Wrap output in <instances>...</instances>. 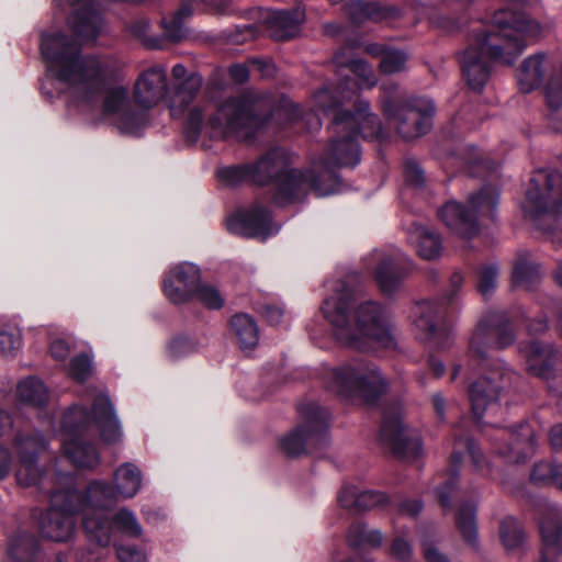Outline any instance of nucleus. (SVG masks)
Instances as JSON below:
<instances>
[{"label": "nucleus", "instance_id": "nucleus-43", "mask_svg": "<svg viewBox=\"0 0 562 562\" xmlns=\"http://www.w3.org/2000/svg\"><path fill=\"white\" fill-rule=\"evenodd\" d=\"M216 176L221 183L228 187L251 182L249 164L221 167L217 169Z\"/></svg>", "mask_w": 562, "mask_h": 562}, {"label": "nucleus", "instance_id": "nucleus-5", "mask_svg": "<svg viewBox=\"0 0 562 562\" xmlns=\"http://www.w3.org/2000/svg\"><path fill=\"white\" fill-rule=\"evenodd\" d=\"M83 398L92 402V413L75 404L63 414L58 427L52 419L48 425L63 437V449L76 467L94 469L100 463V456L87 438L97 429L104 443L114 445L122 439L123 432L104 387L87 389Z\"/></svg>", "mask_w": 562, "mask_h": 562}, {"label": "nucleus", "instance_id": "nucleus-14", "mask_svg": "<svg viewBox=\"0 0 562 562\" xmlns=\"http://www.w3.org/2000/svg\"><path fill=\"white\" fill-rule=\"evenodd\" d=\"M301 424L283 435L279 447L289 457L323 448L328 445V428L330 414L327 408L316 403L303 404L299 408Z\"/></svg>", "mask_w": 562, "mask_h": 562}, {"label": "nucleus", "instance_id": "nucleus-55", "mask_svg": "<svg viewBox=\"0 0 562 562\" xmlns=\"http://www.w3.org/2000/svg\"><path fill=\"white\" fill-rule=\"evenodd\" d=\"M70 352L69 344L63 339H54L50 344V355L56 361H65Z\"/></svg>", "mask_w": 562, "mask_h": 562}, {"label": "nucleus", "instance_id": "nucleus-24", "mask_svg": "<svg viewBox=\"0 0 562 562\" xmlns=\"http://www.w3.org/2000/svg\"><path fill=\"white\" fill-rule=\"evenodd\" d=\"M519 350L526 358L528 371L546 380L550 392L562 397V370L553 368L558 356L553 346L533 340L521 344Z\"/></svg>", "mask_w": 562, "mask_h": 562}, {"label": "nucleus", "instance_id": "nucleus-4", "mask_svg": "<svg viewBox=\"0 0 562 562\" xmlns=\"http://www.w3.org/2000/svg\"><path fill=\"white\" fill-rule=\"evenodd\" d=\"M327 286L331 294L324 300L322 313L340 344L359 351L395 348L394 327L385 306L367 301L355 308L353 292L346 281L329 282Z\"/></svg>", "mask_w": 562, "mask_h": 562}, {"label": "nucleus", "instance_id": "nucleus-15", "mask_svg": "<svg viewBox=\"0 0 562 562\" xmlns=\"http://www.w3.org/2000/svg\"><path fill=\"white\" fill-rule=\"evenodd\" d=\"M382 108L391 125L405 140H412L428 133L436 112L434 102L424 97L407 100L386 97L382 101Z\"/></svg>", "mask_w": 562, "mask_h": 562}, {"label": "nucleus", "instance_id": "nucleus-20", "mask_svg": "<svg viewBox=\"0 0 562 562\" xmlns=\"http://www.w3.org/2000/svg\"><path fill=\"white\" fill-rule=\"evenodd\" d=\"M71 509H78L82 516V528L87 517H106L120 498L114 486L104 480H92L83 492L66 488Z\"/></svg>", "mask_w": 562, "mask_h": 562}, {"label": "nucleus", "instance_id": "nucleus-12", "mask_svg": "<svg viewBox=\"0 0 562 562\" xmlns=\"http://www.w3.org/2000/svg\"><path fill=\"white\" fill-rule=\"evenodd\" d=\"M333 64L336 67L337 75L340 77L339 83L333 86L325 85L321 89H327L331 94V100L327 103L335 104L337 108L349 111H358V92L362 89H371L378 83V79L372 67L362 58H355L349 47L337 50L333 56Z\"/></svg>", "mask_w": 562, "mask_h": 562}, {"label": "nucleus", "instance_id": "nucleus-49", "mask_svg": "<svg viewBox=\"0 0 562 562\" xmlns=\"http://www.w3.org/2000/svg\"><path fill=\"white\" fill-rule=\"evenodd\" d=\"M406 60L407 55L403 50L389 48L380 61V70L387 75L402 71Z\"/></svg>", "mask_w": 562, "mask_h": 562}, {"label": "nucleus", "instance_id": "nucleus-6", "mask_svg": "<svg viewBox=\"0 0 562 562\" xmlns=\"http://www.w3.org/2000/svg\"><path fill=\"white\" fill-rule=\"evenodd\" d=\"M249 167L251 183H273L272 202L278 206L302 202L312 190L308 169L292 168L290 155L280 147L268 150L257 160L249 162Z\"/></svg>", "mask_w": 562, "mask_h": 562}, {"label": "nucleus", "instance_id": "nucleus-27", "mask_svg": "<svg viewBox=\"0 0 562 562\" xmlns=\"http://www.w3.org/2000/svg\"><path fill=\"white\" fill-rule=\"evenodd\" d=\"M269 35L277 41L296 36L305 20V11L296 7L291 10H267L262 16Z\"/></svg>", "mask_w": 562, "mask_h": 562}, {"label": "nucleus", "instance_id": "nucleus-11", "mask_svg": "<svg viewBox=\"0 0 562 562\" xmlns=\"http://www.w3.org/2000/svg\"><path fill=\"white\" fill-rule=\"evenodd\" d=\"M325 384L344 400L360 398L367 403L375 402L389 389V381L380 369L362 359L329 369Z\"/></svg>", "mask_w": 562, "mask_h": 562}, {"label": "nucleus", "instance_id": "nucleus-62", "mask_svg": "<svg viewBox=\"0 0 562 562\" xmlns=\"http://www.w3.org/2000/svg\"><path fill=\"white\" fill-rule=\"evenodd\" d=\"M250 64L255 69L259 70L262 76H271L273 74V66L269 61L252 59Z\"/></svg>", "mask_w": 562, "mask_h": 562}, {"label": "nucleus", "instance_id": "nucleus-50", "mask_svg": "<svg viewBox=\"0 0 562 562\" xmlns=\"http://www.w3.org/2000/svg\"><path fill=\"white\" fill-rule=\"evenodd\" d=\"M404 177L407 184L416 189H422L426 181L424 170L419 162L414 159L406 160L404 165Z\"/></svg>", "mask_w": 562, "mask_h": 562}, {"label": "nucleus", "instance_id": "nucleus-31", "mask_svg": "<svg viewBox=\"0 0 562 562\" xmlns=\"http://www.w3.org/2000/svg\"><path fill=\"white\" fill-rule=\"evenodd\" d=\"M229 330L244 353H249L259 344L260 333L256 319L246 313H237L229 321Z\"/></svg>", "mask_w": 562, "mask_h": 562}, {"label": "nucleus", "instance_id": "nucleus-1", "mask_svg": "<svg viewBox=\"0 0 562 562\" xmlns=\"http://www.w3.org/2000/svg\"><path fill=\"white\" fill-rule=\"evenodd\" d=\"M52 5L68 11L67 25L76 40L61 32L43 33L41 53L46 75L41 82L42 94L47 100L60 98L65 104L92 120H109L121 134L139 136L148 125L146 109L166 98L172 117L187 113L183 134L190 145L211 147L212 142L252 140L272 117L284 112L295 120L302 112L299 105L284 102L276 106L270 95L246 93L229 97L215 106H192L202 77L191 74L168 92L167 75L161 66L143 71L134 87V98L144 108L133 105L124 87H108L113 74V58L82 55V44L94 43L102 32L103 21L94 0H52Z\"/></svg>", "mask_w": 562, "mask_h": 562}, {"label": "nucleus", "instance_id": "nucleus-39", "mask_svg": "<svg viewBox=\"0 0 562 562\" xmlns=\"http://www.w3.org/2000/svg\"><path fill=\"white\" fill-rule=\"evenodd\" d=\"M476 506L472 502H462L456 514V524L465 542L477 544Z\"/></svg>", "mask_w": 562, "mask_h": 562}, {"label": "nucleus", "instance_id": "nucleus-35", "mask_svg": "<svg viewBox=\"0 0 562 562\" xmlns=\"http://www.w3.org/2000/svg\"><path fill=\"white\" fill-rule=\"evenodd\" d=\"M16 395L22 403L42 408L48 403L49 390L41 379L27 376L18 383Z\"/></svg>", "mask_w": 562, "mask_h": 562}, {"label": "nucleus", "instance_id": "nucleus-21", "mask_svg": "<svg viewBox=\"0 0 562 562\" xmlns=\"http://www.w3.org/2000/svg\"><path fill=\"white\" fill-rule=\"evenodd\" d=\"M464 452L470 456L475 470L480 471L483 469L484 457L472 439L456 435L451 452L450 469L443 481L435 488V493L443 510L452 509V498L458 497L460 493L458 486L459 465L463 460Z\"/></svg>", "mask_w": 562, "mask_h": 562}, {"label": "nucleus", "instance_id": "nucleus-22", "mask_svg": "<svg viewBox=\"0 0 562 562\" xmlns=\"http://www.w3.org/2000/svg\"><path fill=\"white\" fill-rule=\"evenodd\" d=\"M380 437L392 454L403 462H415L423 456L419 434L405 426L397 414H385Z\"/></svg>", "mask_w": 562, "mask_h": 562}, {"label": "nucleus", "instance_id": "nucleus-64", "mask_svg": "<svg viewBox=\"0 0 562 562\" xmlns=\"http://www.w3.org/2000/svg\"><path fill=\"white\" fill-rule=\"evenodd\" d=\"M428 363L435 376H441L445 373L446 368L441 360L431 357Z\"/></svg>", "mask_w": 562, "mask_h": 562}, {"label": "nucleus", "instance_id": "nucleus-61", "mask_svg": "<svg viewBox=\"0 0 562 562\" xmlns=\"http://www.w3.org/2000/svg\"><path fill=\"white\" fill-rule=\"evenodd\" d=\"M100 555L91 549H83L77 552L76 562H98Z\"/></svg>", "mask_w": 562, "mask_h": 562}, {"label": "nucleus", "instance_id": "nucleus-10", "mask_svg": "<svg viewBox=\"0 0 562 562\" xmlns=\"http://www.w3.org/2000/svg\"><path fill=\"white\" fill-rule=\"evenodd\" d=\"M516 76L525 93L543 86L548 122L555 132H562V65L544 53H537L521 63Z\"/></svg>", "mask_w": 562, "mask_h": 562}, {"label": "nucleus", "instance_id": "nucleus-59", "mask_svg": "<svg viewBox=\"0 0 562 562\" xmlns=\"http://www.w3.org/2000/svg\"><path fill=\"white\" fill-rule=\"evenodd\" d=\"M229 75L235 82L243 83L248 79L249 70L247 66L237 64L229 68Z\"/></svg>", "mask_w": 562, "mask_h": 562}, {"label": "nucleus", "instance_id": "nucleus-53", "mask_svg": "<svg viewBox=\"0 0 562 562\" xmlns=\"http://www.w3.org/2000/svg\"><path fill=\"white\" fill-rule=\"evenodd\" d=\"M116 555L121 562H147L145 552L136 546H120Z\"/></svg>", "mask_w": 562, "mask_h": 562}, {"label": "nucleus", "instance_id": "nucleus-51", "mask_svg": "<svg viewBox=\"0 0 562 562\" xmlns=\"http://www.w3.org/2000/svg\"><path fill=\"white\" fill-rule=\"evenodd\" d=\"M194 351L193 342L187 337H177L172 339L167 348L170 359L179 360Z\"/></svg>", "mask_w": 562, "mask_h": 562}, {"label": "nucleus", "instance_id": "nucleus-52", "mask_svg": "<svg viewBox=\"0 0 562 562\" xmlns=\"http://www.w3.org/2000/svg\"><path fill=\"white\" fill-rule=\"evenodd\" d=\"M557 464L541 461L535 464L530 474L531 480L538 484H552Z\"/></svg>", "mask_w": 562, "mask_h": 562}, {"label": "nucleus", "instance_id": "nucleus-25", "mask_svg": "<svg viewBox=\"0 0 562 562\" xmlns=\"http://www.w3.org/2000/svg\"><path fill=\"white\" fill-rule=\"evenodd\" d=\"M367 267L385 295L395 293L408 273L405 256L398 250H374L367 258Z\"/></svg>", "mask_w": 562, "mask_h": 562}, {"label": "nucleus", "instance_id": "nucleus-42", "mask_svg": "<svg viewBox=\"0 0 562 562\" xmlns=\"http://www.w3.org/2000/svg\"><path fill=\"white\" fill-rule=\"evenodd\" d=\"M499 267L496 262L482 265L477 270V291L485 299L491 296L498 284Z\"/></svg>", "mask_w": 562, "mask_h": 562}, {"label": "nucleus", "instance_id": "nucleus-3", "mask_svg": "<svg viewBox=\"0 0 562 562\" xmlns=\"http://www.w3.org/2000/svg\"><path fill=\"white\" fill-rule=\"evenodd\" d=\"M471 33L460 64L469 88L481 92L491 77L492 63L512 65L528 41L542 33V26L520 12L504 9L494 13L490 24H477Z\"/></svg>", "mask_w": 562, "mask_h": 562}, {"label": "nucleus", "instance_id": "nucleus-9", "mask_svg": "<svg viewBox=\"0 0 562 562\" xmlns=\"http://www.w3.org/2000/svg\"><path fill=\"white\" fill-rule=\"evenodd\" d=\"M463 282L462 273L454 271L443 296L422 300L412 310L411 317L417 337L438 350L449 348L454 341L452 303Z\"/></svg>", "mask_w": 562, "mask_h": 562}, {"label": "nucleus", "instance_id": "nucleus-48", "mask_svg": "<svg viewBox=\"0 0 562 562\" xmlns=\"http://www.w3.org/2000/svg\"><path fill=\"white\" fill-rule=\"evenodd\" d=\"M408 530L394 526V539L390 548V554L398 561H408L412 557V546L407 541Z\"/></svg>", "mask_w": 562, "mask_h": 562}, {"label": "nucleus", "instance_id": "nucleus-57", "mask_svg": "<svg viewBox=\"0 0 562 562\" xmlns=\"http://www.w3.org/2000/svg\"><path fill=\"white\" fill-rule=\"evenodd\" d=\"M398 513L401 515L415 517L423 509V503L418 499H404L398 504Z\"/></svg>", "mask_w": 562, "mask_h": 562}, {"label": "nucleus", "instance_id": "nucleus-29", "mask_svg": "<svg viewBox=\"0 0 562 562\" xmlns=\"http://www.w3.org/2000/svg\"><path fill=\"white\" fill-rule=\"evenodd\" d=\"M337 499L342 508L353 512L384 508L390 504V497L385 493L360 491L358 486L349 483L341 486Z\"/></svg>", "mask_w": 562, "mask_h": 562}, {"label": "nucleus", "instance_id": "nucleus-58", "mask_svg": "<svg viewBox=\"0 0 562 562\" xmlns=\"http://www.w3.org/2000/svg\"><path fill=\"white\" fill-rule=\"evenodd\" d=\"M430 402H431V406L434 408V412H435L437 418L440 422H445L446 420L447 402H446V398L443 397V395L440 392H435L430 396Z\"/></svg>", "mask_w": 562, "mask_h": 562}, {"label": "nucleus", "instance_id": "nucleus-56", "mask_svg": "<svg viewBox=\"0 0 562 562\" xmlns=\"http://www.w3.org/2000/svg\"><path fill=\"white\" fill-rule=\"evenodd\" d=\"M422 546L424 548V558L427 562H449V559L429 543L427 539L422 540Z\"/></svg>", "mask_w": 562, "mask_h": 562}, {"label": "nucleus", "instance_id": "nucleus-45", "mask_svg": "<svg viewBox=\"0 0 562 562\" xmlns=\"http://www.w3.org/2000/svg\"><path fill=\"white\" fill-rule=\"evenodd\" d=\"M131 34L148 48H162V38L151 34V26L148 20L138 19L130 25Z\"/></svg>", "mask_w": 562, "mask_h": 562}, {"label": "nucleus", "instance_id": "nucleus-46", "mask_svg": "<svg viewBox=\"0 0 562 562\" xmlns=\"http://www.w3.org/2000/svg\"><path fill=\"white\" fill-rule=\"evenodd\" d=\"M194 300L199 301L206 308L218 310L224 305V297L220 290L209 283H203L202 280L199 283L198 291L194 294Z\"/></svg>", "mask_w": 562, "mask_h": 562}, {"label": "nucleus", "instance_id": "nucleus-17", "mask_svg": "<svg viewBox=\"0 0 562 562\" xmlns=\"http://www.w3.org/2000/svg\"><path fill=\"white\" fill-rule=\"evenodd\" d=\"M515 341L509 321L504 313L488 312L477 322L469 340V355L479 361L488 358L492 350H501Z\"/></svg>", "mask_w": 562, "mask_h": 562}, {"label": "nucleus", "instance_id": "nucleus-38", "mask_svg": "<svg viewBox=\"0 0 562 562\" xmlns=\"http://www.w3.org/2000/svg\"><path fill=\"white\" fill-rule=\"evenodd\" d=\"M540 278V266L532 260L531 255L524 251L518 255L513 268V284L531 289Z\"/></svg>", "mask_w": 562, "mask_h": 562}, {"label": "nucleus", "instance_id": "nucleus-18", "mask_svg": "<svg viewBox=\"0 0 562 562\" xmlns=\"http://www.w3.org/2000/svg\"><path fill=\"white\" fill-rule=\"evenodd\" d=\"M66 490L54 491L50 495V506L41 514L38 526L42 536L55 542H66L76 532V515L78 509H71Z\"/></svg>", "mask_w": 562, "mask_h": 562}, {"label": "nucleus", "instance_id": "nucleus-2", "mask_svg": "<svg viewBox=\"0 0 562 562\" xmlns=\"http://www.w3.org/2000/svg\"><path fill=\"white\" fill-rule=\"evenodd\" d=\"M328 100H331V94L327 89H319L313 95L314 106L331 117L328 146L319 160L308 169L312 190L318 196L342 191L344 186L336 169L353 168L360 162V136L380 138L383 134L381 122L370 112L368 101L359 102L358 111H349L337 108V102L327 103Z\"/></svg>", "mask_w": 562, "mask_h": 562}, {"label": "nucleus", "instance_id": "nucleus-33", "mask_svg": "<svg viewBox=\"0 0 562 562\" xmlns=\"http://www.w3.org/2000/svg\"><path fill=\"white\" fill-rule=\"evenodd\" d=\"M543 542L541 562H558L562 555V522L555 517H547L540 522Z\"/></svg>", "mask_w": 562, "mask_h": 562}, {"label": "nucleus", "instance_id": "nucleus-19", "mask_svg": "<svg viewBox=\"0 0 562 562\" xmlns=\"http://www.w3.org/2000/svg\"><path fill=\"white\" fill-rule=\"evenodd\" d=\"M115 532L130 538H139L143 528L134 512L126 507L120 508L111 517L108 515L87 517L85 520V533L87 538L99 547H108Z\"/></svg>", "mask_w": 562, "mask_h": 562}, {"label": "nucleus", "instance_id": "nucleus-26", "mask_svg": "<svg viewBox=\"0 0 562 562\" xmlns=\"http://www.w3.org/2000/svg\"><path fill=\"white\" fill-rule=\"evenodd\" d=\"M226 227L232 234L260 240L278 234L281 228L279 224L272 223L269 210L260 205L231 215Z\"/></svg>", "mask_w": 562, "mask_h": 562}, {"label": "nucleus", "instance_id": "nucleus-40", "mask_svg": "<svg viewBox=\"0 0 562 562\" xmlns=\"http://www.w3.org/2000/svg\"><path fill=\"white\" fill-rule=\"evenodd\" d=\"M384 536L376 528H369L363 522L352 524L347 532V541L353 548L371 547L379 548L383 542Z\"/></svg>", "mask_w": 562, "mask_h": 562}, {"label": "nucleus", "instance_id": "nucleus-32", "mask_svg": "<svg viewBox=\"0 0 562 562\" xmlns=\"http://www.w3.org/2000/svg\"><path fill=\"white\" fill-rule=\"evenodd\" d=\"M143 473L140 469L132 463L121 464L113 473V486L121 499L135 497L142 488Z\"/></svg>", "mask_w": 562, "mask_h": 562}, {"label": "nucleus", "instance_id": "nucleus-37", "mask_svg": "<svg viewBox=\"0 0 562 562\" xmlns=\"http://www.w3.org/2000/svg\"><path fill=\"white\" fill-rule=\"evenodd\" d=\"M347 14L350 20L358 24L366 20L380 21L391 16L395 9L382 8L374 2H364L362 0H350L346 5Z\"/></svg>", "mask_w": 562, "mask_h": 562}, {"label": "nucleus", "instance_id": "nucleus-30", "mask_svg": "<svg viewBox=\"0 0 562 562\" xmlns=\"http://www.w3.org/2000/svg\"><path fill=\"white\" fill-rule=\"evenodd\" d=\"M407 238L415 245L418 255L426 260L440 257L442 241L439 233L422 223H412L407 228Z\"/></svg>", "mask_w": 562, "mask_h": 562}, {"label": "nucleus", "instance_id": "nucleus-7", "mask_svg": "<svg viewBox=\"0 0 562 562\" xmlns=\"http://www.w3.org/2000/svg\"><path fill=\"white\" fill-rule=\"evenodd\" d=\"M13 436V447L16 456V481L22 486H35L42 482L43 473L37 464V456L46 448L44 436L37 430L16 427V422L10 414L0 409V481L11 473L14 457L11 449L2 440Z\"/></svg>", "mask_w": 562, "mask_h": 562}, {"label": "nucleus", "instance_id": "nucleus-41", "mask_svg": "<svg viewBox=\"0 0 562 562\" xmlns=\"http://www.w3.org/2000/svg\"><path fill=\"white\" fill-rule=\"evenodd\" d=\"M22 346L20 328L13 323L0 322V355L13 357Z\"/></svg>", "mask_w": 562, "mask_h": 562}, {"label": "nucleus", "instance_id": "nucleus-13", "mask_svg": "<svg viewBox=\"0 0 562 562\" xmlns=\"http://www.w3.org/2000/svg\"><path fill=\"white\" fill-rule=\"evenodd\" d=\"M499 200V191L493 186H484L468 199L469 211L462 203L450 200L438 210L441 222L456 235L470 239L479 234L480 221H494Z\"/></svg>", "mask_w": 562, "mask_h": 562}, {"label": "nucleus", "instance_id": "nucleus-16", "mask_svg": "<svg viewBox=\"0 0 562 562\" xmlns=\"http://www.w3.org/2000/svg\"><path fill=\"white\" fill-rule=\"evenodd\" d=\"M516 374L505 364L488 368L469 386L472 413L479 422L487 411L498 406L503 394L510 387Z\"/></svg>", "mask_w": 562, "mask_h": 562}, {"label": "nucleus", "instance_id": "nucleus-54", "mask_svg": "<svg viewBox=\"0 0 562 562\" xmlns=\"http://www.w3.org/2000/svg\"><path fill=\"white\" fill-rule=\"evenodd\" d=\"M259 312L269 324L277 325L283 317L284 308L281 304L263 303Z\"/></svg>", "mask_w": 562, "mask_h": 562}, {"label": "nucleus", "instance_id": "nucleus-23", "mask_svg": "<svg viewBox=\"0 0 562 562\" xmlns=\"http://www.w3.org/2000/svg\"><path fill=\"white\" fill-rule=\"evenodd\" d=\"M202 279L201 269L192 262H179L170 266L162 274L161 290L173 305H183L194 301Z\"/></svg>", "mask_w": 562, "mask_h": 562}, {"label": "nucleus", "instance_id": "nucleus-8", "mask_svg": "<svg viewBox=\"0 0 562 562\" xmlns=\"http://www.w3.org/2000/svg\"><path fill=\"white\" fill-rule=\"evenodd\" d=\"M525 216L533 226L562 247V173L557 170H539L530 179L522 203Z\"/></svg>", "mask_w": 562, "mask_h": 562}, {"label": "nucleus", "instance_id": "nucleus-28", "mask_svg": "<svg viewBox=\"0 0 562 562\" xmlns=\"http://www.w3.org/2000/svg\"><path fill=\"white\" fill-rule=\"evenodd\" d=\"M505 435L510 438V442L505 448L498 447L497 451L509 462H525L536 452L535 430L529 423H521L516 429L503 432L502 437Z\"/></svg>", "mask_w": 562, "mask_h": 562}, {"label": "nucleus", "instance_id": "nucleus-34", "mask_svg": "<svg viewBox=\"0 0 562 562\" xmlns=\"http://www.w3.org/2000/svg\"><path fill=\"white\" fill-rule=\"evenodd\" d=\"M7 553L13 562H35L40 554V542L31 532L16 531L9 540Z\"/></svg>", "mask_w": 562, "mask_h": 562}, {"label": "nucleus", "instance_id": "nucleus-44", "mask_svg": "<svg viewBox=\"0 0 562 562\" xmlns=\"http://www.w3.org/2000/svg\"><path fill=\"white\" fill-rule=\"evenodd\" d=\"M499 537L506 549L513 550L518 548L524 541V530L520 522L513 517L502 520Z\"/></svg>", "mask_w": 562, "mask_h": 562}, {"label": "nucleus", "instance_id": "nucleus-63", "mask_svg": "<svg viewBox=\"0 0 562 562\" xmlns=\"http://www.w3.org/2000/svg\"><path fill=\"white\" fill-rule=\"evenodd\" d=\"M548 328V319L546 316H541L539 318H537L536 321H533L530 325H529V333L530 334H541L543 331H546Z\"/></svg>", "mask_w": 562, "mask_h": 562}, {"label": "nucleus", "instance_id": "nucleus-36", "mask_svg": "<svg viewBox=\"0 0 562 562\" xmlns=\"http://www.w3.org/2000/svg\"><path fill=\"white\" fill-rule=\"evenodd\" d=\"M192 13V8L189 3H182L180 8L171 15L161 20L162 45L165 42L178 43L182 41L187 34L184 20Z\"/></svg>", "mask_w": 562, "mask_h": 562}, {"label": "nucleus", "instance_id": "nucleus-47", "mask_svg": "<svg viewBox=\"0 0 562 562\" xmlns=\"http://www.w3.org/2000/svg\"><path fill=\"white\" fill-rule=\"evenodd\" d=\"M92 373V355L79 353L71 358L68 374L78 382L86 381Z\"/></svg>", "mask_w": 562, "mask_h": 562}, {"label": "nucleus", "instance_id": "nucleus-60", "mask_svg": "<svg viewBox=\"0 0 562 562\" xmlns=\"http://www.w3.org/2000/svg\"><path fill=\"white\" fill-rule=\"evenodd\" d=\"M549 440L553 450H562V423L551 428Z\"/></svg>", "mask_w": 562, "mask_h": 562}]
</instances>
